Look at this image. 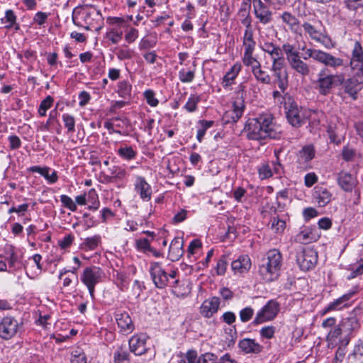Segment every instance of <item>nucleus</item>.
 <instances>
[{
    "label": "nucleus",
    "instance_id": "nucleus-23",
    "mask_svg": "<svg viewBox=\"0 0 363 363\" xmlns=\"http://www.w3.org/2000/svg\"><path fill=\"white\" fill-rule=\"evenodd\" d=\"M251 261L248 256H240L231 263V268L235 274H243L249 271Z\"/></svg>",
    "mask_w": 363,
    "mask_h": 363
},
{
    "label": "nucleus",
    "instance_id": "nucleus-18",
    "mask_svg": "<svg viewBox=\"0 0 363 363\" xmlns=\"http://www.w3.org/2000/svg\"><path fill=\"white\" fill-rule=\"evenodd\" d=\"M18 323L13 317H4L1 320V338L9 340L13 337L18 330Z\"/></svg>",
    "mask_w": 363,
    "mask_h": 363
},
{
    "label": "nucleus",
    "instance_id": "nucleus-60",
    "mask_svg": "<svg viewBox=\"0 0 363 363\" xmlns=\"http://www.w3.org/2000/svg\"><path fill=\"white\" fill-rule=\"evenodd\" d=\"M259 174L261 179H267L272 176L273 172L268 164H263L259 168Z\"/></svg>",
    "mask_w": 363,
    "mask_h": 363
},
{
    "label": "nucleus",
    "instance_id": "nucleus-53",
    "mask_svg": "<svg viewBox=\"0 0 363 363\" xmlns=\"http://www.w3.org/2000/svg\"><path fill=\"white\" fill-rule=\"evenodd\" d=\"M286 228V222L278 218H273L272 228L277 233H282Z\"/></svg>",
    "mask_w": 363,
    "mask_h": 363
},
{
    "label": "nucleus",
    "instance_id": "nucleus-39",
    "mask_svg": "<svg viewBox=\"0 0 363 363\" xmlns=\"http://www.w3.org/2000/svg\"><path fill=\"white\" fill-rule=\"evenodd\" d=\"M282 50L286 54L288 62H290L291 59L298 57L300 54L299 52L296 50L295 46L289 43H284L282 45Z\"/></svg>",
    "mask_w": 363,
    "mask_h": 363
},
{
    "label": "nucleus",
    "instance_id": "nucleus-29",
    "mask_svg": "<svg viewBox=\"0 0 363 363\" xmlns=\"http://www.w3.org/2000/svg\"><path fill=\"white\" fill-rule=\"evenodd\" d=\"M281 20L285 23L294 33H297L299 28L298 18L291 13L285 11L281 16Z\"/></svg>",
    "mask_w": 363,
    "mask_h": 363
},
{
    "label": "nucleus",
    "instance_id": "nucleus-1",
    "mask_svg": "<svg viewBox=\"0 0 363 363\" xmlns=\"http://www.w3.org/2000/svg\"><path fill=\"white\" fill-rule=\"evenodd\" d=\"M307 57L304 60L312 58L315 61L323 64L325 67L318 74L315 89L323 96H327L331 92L333 86H340L344 83L345 74L337 73L339 69H347V63L344 59L335 57L332 54L318 49H307Z\"/></svg>",
    "mask_w": 363,
    "mask_h": 363
},
{
    "label": "nucleus",
    "instance_id": "nucleus-16",
    "mask_svg": "<svg viewBox=\"0 0 363 363\" xmlns=\"http://www.w3.org/2000/svg\"><path fill=\"white\" fill-rule=\"evenodd\" d=\"M220 300L217 296H213L205 300L200 306V313L205 318H211L216 313L219 309Z\"/></svg>",
    "mask_w": 363,
    "mask_h": 363
},
{
    "label": "nucleus",
    "instance_id": "nucleus-3",
    "mask_svg": "<svg viewBox=\"0 0 363 363\" xmlns=\"http://www.w3.org/2000/svg\"><path fill=\"white\" fill-rule=\"evenodd\" d=\"M281 255L279 250L273 249L269 250L267 257L262 259L259 273L266 282H271L279 276L281 267Z\"/></svg>",
    "mask_w": 363,
    "mask_h": 363
},
{
    "label": "nucleus",
    "instance_id": "nucleus-13",
    "mask_svg": "<svg viewBox=\"0 0 363 363\" xmlns=\"http://www.w3.org/2000/svg\"><path fill=\"white\" fill-rule=\"evenodd\" d=\"M147 338V336L143 333L133 335L128 342L130 352L135 355H142L146 353L148 350Z\"/></svg>",
    "mask_w": 363,
    "mask_h": 363
},
{
    "label": "nucleus",
    "instance_id": "nucleus-26",
    "mask_svg": "<svg viewBox=\"0 0 363 363\" xmlns=\"http://www.w3.org/2000/svg\"><path fill=\"white\" fill-rule=\"evenodd\" d=\"M313 197L316 200L319 206H326L331 200V193L325 187L316 186L313 194Z\"/></svg>",
    "mask_w": 363,
    "mask_h": 363
},
{
    "label": "nucleus",
    "instance_id": "nucleus-24",
    "mask_svg": "<svg viewBox=\"0 0 363 363\" xmlns=\"http://www.w3.org/2000/svg\"><path fill=\"white\" fill-rule=\"evenodd\" d=\"M289 64L291 69L301 77H305L308 76L311 73V68L309 65L302 60L299 55L291 59V60L289 62Z\"/></svg>",
    "mask_w": 363,
    "mask_h": 363
},
{
    "label": "nucleus",
    "instance_id": "nucleus-22",
    "mask_svg": "<svg viewBox=\"0 0 363 363\" xmlns=\"http://www.w3.org/2000/svg\"><path fill=\"white\" fill-rule=\"evenodd\" d=\"M355 292H349L342 295L341 297L335 300L334 301L330 303L327 307L323 311L322 314L325 315V313L331 311L340 310L343 307H346L347 306V301L353 296Z\"/></svg>",
    "mask_w": 363,
    "mask_h": 363
},
{
    "label": "nucleus",
    "instance_id": "nucleus-27",
    "mask_svg": "<svg viewBox=\"0 0 363 363\" xmlns=\"http://www.w3.org/2000/svg\"><path fill=\"white\" fill-rule=\"evenodd\" d=\"M300 113L301 111L298 109V106L293 104L290 105V107L286 112L288 121L294 127H298L302 123L303 118Z\"/></svg>",
    "mask_w": 363,
    "mask_h": 363
},
{
    "label": "nucleus",
    "instance_id": "nucleus-8",
    "mask_svg": "<svg viewBox=\"0 0 363 363\" xmlns=\"http://www.w3.org/2000/svg\"><path fill=\"white\" fill-rule=\"evenodd\" d=\"M279 311V304L274 300H270L268 303L259 311L256 317L255 318L252 324L259 325L264 322L273 320Z\"/></svg>",
    "mask_w": 363,
    "mask_h": 363
},
{
    "label": "nucleus",
    "instance_id": "nucleus-48",
    "mask_svg": "<svg viewBox=\"0 0 363 363\" xmlns=\"http://www.w3.org/2000/svg\"><path fill=\"white\" fill-rule=\"evenodd\" d=\"M71 363H87V358L84 352L74 350L72 352Z\"/></svg>",
    "mask_w": 363,
    "mask_h": 363
},
{
    "label": "nucleus",
    "instance_id": "nucleus-17",
    "mask_svg": "<svg viewBox=\"0 0 363 363\" xmlns=\"http://www.w3.org/2000/svg\"><path fill=\"white\" fill-rule=\"evenodd\" d=\"M315 157V149L313 145L304 146L298 153L297 164L298 168L306 169L309 167V162Z\"/></svg>",
    "mask_w": 363,
    "mask_h": 363
},
{
    "label": "nucleus",
    "instance_id": "nucleus-49",
    "mask_svg": "<svg viewBox=\"0 0 363 363\" xmlns=\"http://www.w3.org/2000/svg\"><path fill=\"white\" fill-rule=\"evenodd\" d=\"M197 363H218V357L213 353L206 352L199 357Z\"/></svg>",
    "mask_w": 363,
    "mask_h": 363
},
{
    "label": "nucleus",
    "instance_id": "nucleus-64",
    "mask_svg": "<svg viewBox=\"0 0 363 363\" xmlns=\"http://www.w3.org/2000/svg\"><path fill=\"white\" fill-rule=\"evenodd\" d=\"M136 245L139 250H143V252L148 251L151 247L150 242L147 238L137 240Z\"/></svg>",
    "mask_w": 363,
    "mask_h": 363
},
{
    "label": "nucleus",
    "instance_id": "nucleus-44",
    "mask_svg": "<svg viewBox=\"0 0 363 363\" xmlns=\"http://www.w3.org/2000/svg\"><path fill=\"white\" fill-rule=\"evenodd\" d=\"M65 127L68 133H73L75 127V118L73 116L68 113H64L62 116Z\"/></svg>",
    "mask_w": 363,
    "mask_h": 363
},
{
    "label": "nucleus",
    "instance_id": "nucleus-61",
    "mask_svg": "<svg viewBox=\"0 0 363 363\" xmlns=\"http://www.w3.org/2000/svg\"><path fill=\"white\" fill-rule=\"evenodd\" d=\"M99 241H100V237L98 235H95L91 238H87L84 241V245L89 250H94L98 246Z\"/></svg>",
    "mask_w": 363,
    "mask_h": 363
},
{
    "label": "nucleus",
    "instance_id": "nucleus-20",
    "mask_svg": "<svg viewBox=\"0 0 363 363\" xmlns=\"http://www.w3.org/2000/svg\"><path fill=\"white\" fill-rule=\"evenodd\" d=\"M337 183L342 190L352 191L357 184V179L350 173L341 172L337 177Z\"/></svg>",
    "mask_w": 363,
    "mask_h": 363
},
{
    "label": "nucleus",
    "instance_id": "nucleus-5",
    "mask_svg": "<svg viewBox=\"0 0 363 363\" xmlns=\"http://www.w3.org/2000/svg\"><path fill=\"white\" fill-rule=\"evenodd\" d=\"M101 276V270L95 266L86 267L83 271L81 281L87 287L91 298H94L95 286L100 282Z\"/></svg>",
    "mask_w": 363,
    "mask_h": 363
},
{
    "label": "nucleus",
    "instance_id": "nucleus-46",
    "mask_svg": "<svg viewBox=\"0 0 363 363\" xmlns=\"http://www.w3.org/2000/svg\"><path fill=\"white\" fill-rule=\"evenodd\" d=\"M116 130H127L130 127V122L126 118L116 117L113 119Z\"/></svg>",
    "mask_w": 363,
    "mask_h": 363
},
{
    "label": "nucleus",
    "instance_id": "nucleus-2",
    "mask_svg": "<svg viewBox=\"0 0 363 363\" xmlns=\"http://www.w3.org/2000/svg\"><path fill=\"white\" fill-rule=\"evenodd\" d=\"M272 121L273 118L270 114H263L257 118L248 119L245 125L247 138L254 140L279 138L280 133L275 130Z\"/></svg>",
    "mask_w": 363,
    "mask_h": 363
},
{
    "label": "nucleus",
    "instance_id": "nucleus-28",
    "mask_svg": "<svg viewBox=\"0 0 363 363\" xmlns=\"http://www.w3.org/2000/svg\"><path fill=\"white\" fill-rule=\"evenodd\" d=\"M1 23L5 24L6 29L14 28L16 30H19V24L16 22V16L11 9L5 12L4 18H1Z\"/></svg>",
    "mask_w": 363,
    "mask_h": 363
},
{
    "label": "nucleus",
    "instance_id": "nucleus-11",
    "mask_svg": "<svg viewBox=\"0 0 363 363\" xmlns=\"http://www.w3.org/2000/svg\"><path fill=\"white\" fill-rule=\"evenodd\" d=\"M4 261L1 260V272L11 271L18 267L19 262L12 245H6L4 248V255H1Z\"/></svg>",
    "mask_w": 363,
    "mask_h": 363
},
{
    "label": "nucleus",
    "instance_id": "nucleus-9",
    "mask_svg": "<svg viewBox=\"0 0 363 363\" xmlns=\"http://www.w3.org/2000/svg\"><path fill=\"white\" fill-rule=\"evenodd\" d=\"M344 92L350 96L353 100L357 99L358 92L363 87V74L354 72L352 77L344 80L342 83Z\"/></svg>",
    "mask_w": 363,
    "mask_h": 363
},
{
    "label": "nucleus",
    "instance_id": "nucleus-33",
    "mask_svg": "<svg viewBox=\"0 0 363 363\" xmlns=\"http://www.w3.org/2000/svg\"><path fill=\"white\" fill-rule=\"evenodd\" d=\"M273 74L276 78V82L281 91L284 92L288 86V73L286 70L274 71Z\"/></svg>",
    "mask_w": 363,
    "mask_h": 363
},
{
    "label": "nucleus",
    "instance_id": "nucleus-34",
    "mask_svg": "<svg viewBox=\"0 0 363 363\" xmlns=\"http://www.w3.org/2000/svg\"><path fill=\"white\" fill-rule=\"evenodd\" d=\"M90 203L88 206V209L91 211H96L100 206V201L99 200L98 194L94 189H91L87 194L86 203Z\"/></svg>",
    "mask_w": 363,
    "mask_h": 363
},
{
    "label": "nucleus",
    "instance_id": "nucleus-38",
    "mask_svg": "<svg viewBox=\"0 0 363 363\" xmlns=\"http://www.w3.org/2000/svg\"><path fill=\"white\" fill-rule=\"evenodd\" d=\"M344 330L352 331L359 328V322L355 316H351L344 319L341 324Z\"/></svg>",
    "mask_w": 363,
    "mask_h": 363
},
{
    "label": "nucleus",
    "instance_id": "nucleus-56",
    "mask_svg": "<svg viewBox=\"0 0 363 363\" xmlns=\"http://www.w3.org/2000/svg\"><path fill=\"white\" fill-rule=\"evenodd\" d=\"M145 98L146 99L147 103L152 106H157L158 105V100L155 97V93L152 90H147L144 93Z\"/></svg>",
    "mask_w": 363,
    "mask_h": 363
},
{
    "label": "nucleus",
    "instance_id": "nucleus-36",
    "mask_svg": "<svg viewBox=\"0 0 363 363\" xmlns=\"http://www.w3.org/2000/svg\"><path fill=\"white\" fill-rule=\"evenodd\" d=\"M132 86L126 80H123L118 84L117 92L121 97L128 99L130 96Z\"/></svg>",
    "mask_w": 363,
    "mask_h": 363
},
{
    "label": "nucleus",
    "instance_id": "nucleus-45",
    "mask_svg": "<svg viewBox=\"0 0 363 363\" xmlns=\"http://www.w3.org/2000/svg\"><path fill=\"white\" fill-rule=\"evenodd\" d=\"M295 240L296 242L300 243L306 244L311 242L313 238L311 236V233L309 230L304 229L296 235Z\"/></svg>",
    "mask_w": 363,
    "mask_h": 363
},
{
    "label": "nucleus",
    "instance_id": "nucleus-55",
    "mask_svg": "<svg viewBox=\"0 0 363 363\" xmlns=\"http://www.w3.org/2000/svg\"><path fill=\"white\" fill-rule=\"evenodd\" d=\"M133 51L128 48H118L116 50V55L121 60L130 59L133 56Z\"/></svg>",
    "mask_w": 363,
    "mask_h": 363
},
{
    "label": "nucleus",
    "instance_id": "nucleus-51",
    "mask_svg": "<svg viewBox=\"0 0 363 363\" xmlns=\"http://www.w3.org/2000/svg\"><path fill=\"white\" fill-rule=\"evenodd\" d=\"M60 201L65 208H68L71 211L74 212L77 211V205L69 196L67 195H61Z\"/></svg>",
    "mask_w": 363,
    "mask_h": 363
},
{
    "label": "nucleus",
    "instance_id": "nucleus-30",
    "mask_svg": "<svg viewBox=\"0 0 363 363\" xmlns=\"http://www.w3.org/2000/svg\"><path fill=\"white\" fill-rule=\"evenodd\" d=\"M241 69V65L235 64L224 75L223 79V86L227 87L232 84Z\"/></svg>",
    "mask_w": 363,
    "mask_h": 363
},
{
    "label": "nucleus",
    "instance_id": "nucleus-10",
    "mask_svg": "<svg viewBox=\"0 0 363 363\" xmlns=\"http://www.w3.org/2000/svg\"><path fill=\"white\" fill-rule=\"evenodd\" d=\"M354 72L363 74V48L359 41H355L350 62L345 60Z\"/></svg>",
    "mask_w": 363,
    "mask_h": 363
},
{
    "label": "nucleus",
    "instance_id": "nucleus-6",
    "mask_svg": "<svg viewBox=\"0 0 363 363\" xmlns=\"http://www.w3.org/2000/svg\"><path fill=\"white\" fill-rule=\"evenodd\" d=\"M101 16V11L96 10L91 5L82 7H77L72 12V21L74 25L79 27L83 26V24H90L89 19L92 16Z\"/></svg>",
    "mask_w": 363,
    "mask_h": 363
},
{
    "label": "nucleus",
    "instance_id": "nucleus-57",
    "mask_svg": "<svg viewBox=\"0 0 363 363\" xmlns=\"http://www.w3.org/2000/svg\"><path fill=\"white\" fill-rule=\"evenodd\" d=\"M260 335L267 339H271L274 337V333H275V327L270 325V326H265L263 327L260 330Z\"/></svg>",
    "mask_w": 363,
    "mask_h": 363
},
{
    "label": "nucleus",
    "instance_id": "nucleus-21",
    "mask_svg": "<svg viewBox=\"0 0 363 363\" xmlns=\"http://www.w3.org/2000/svg\"><path fill=\"white\" fill-rule=\"evenodd\" d=\"M184 242L180 238H175L172 240L169 249V258L172 261H177L184 254Z\"/></svg>",
    "mask_w": 363,
    "mask_h": 363
},
{
    "label": "nucleus",
    "instance_id": "nucleus-4",
    "mask_svg": "<svg viewBox=\"0 0 363 363\" xmlns=\"http://www.w3.org/2000/svg\"><path fill=\"white\" fill-rule=\"evenodd\" d=\"M150 272L155 285L159 289H164L169 284L174 287V284L179 281L177 279H175L171 282L170 279H174L176 277V272L172 271L168 274L158 262L151 264Z\"/></svg>",
    "mask_w": 363,
    "mask_h": 363
},
{
    "label": "nucleus",
    "instance_id": "nucleus-37",
    "mask_svg": "<svg viewBox=\"0 0 363 363\" xmlns=\"http://www.w3.org/2000/svg\"><path fill=\"white\" fill-rule=\"evenodd\" d=\"M255 48L248 46V48H245L244 56L242 58V61L245 65L246 66H252L257 65V64H260L259 62L257 60L252 56Z\"/></svg>",
    "mask_w": 363,
    "mask_h": 363
},
{
    "label": "nucleus",
    "instance_id": "nucleus-7",
    "mask_svg": "<svg viewBox=\"0 0 363 363\" xmlns=\"http://www.w3.org/2000/svg\"><path fill=\"white\" fill-rule=\"evenodd\" d=\"M296 262L301 270L309 271L317 264V252L311 247H303L297 252Z\"/></svg>",
    "mask_w": 363,
    "mask_h": 363
},
{
    "label": "nucleus",
    "instance_id": "nucleus-63",
    "mask_svg": "<svg viewBox=\"0 0 363 363\" xmlns=\"http://www.w3.org/2000/svg\"><path fill=\"white\" fill-rule=\"evenodd\" d=\"M355 155V151L352 148H350L349 147H344L342 151V158L345 161H351L354 159Z\"/></svg>",
    "mask_w": 363,
    "mask_h": 363
},
{
    "label": "nucleus",
    "instance_id": "nucleus-15",
    "mask_svg": "<svg viewBox=\"0 0 363 363\" xmlns=\"http://www.w3.org/2000/svg\"><path fill=\"white\" fill-rule=\"evenodd\" d=\"M233 108L225 113L223 120L225 123H236L242 116L245 108L243 99H239L233 104Z\"/></svg>",
    "mask_w": 363,
    "mask_h": 363
},
{
    "label": "nucleus",
    "instance_id": "nucleus-35",
    "mask_svg": "<svg viewBox=\"0 0 363 363\" xmlns=\"http://www.w3.org/2000/svg\"><path fill=\"white\" fill-rule=\"evenodd\" d=\"M129 352L122 347H118L114 352V363H130Z\"/></svg>",
    "mask_w": 363,
    "mask_h": 363
},
{
    "label": "nucleus",
    "instance_id": "nucleus-43",
    "mask_svg": "<svg viewBox=\"0 0 363 363\" xmlns=\"http://www.w3.org/2000/svg\"><path fill=\"white\" fill-rule=\"evenodd\" d=\"M302 26L306 33H307L312 39L318 41L320 40L321 33L319 31H318L313 25H311L309 23L305 22L302 25Z\"/></svg>",
    "mask_w": 363,
    "mask_h": 363
},
{
    "label": "nucleus",
    "instance_id": "nucleus-52",
    "mask_svg": "<svg viewBox=\"0 0 363 363\" xmlns=\"http://www.w3.org/2000/svg\"><path fill=\"white\" fill-rule=\"evenodd\" d=\"M243 45L245 46V48H248V46L255 48V42L253 40V33L250 29L245 30Z\"/></svg>",
    "mask_w": 363,
    "mask_h": 363
},
{
    "label": "nucleus",
    "instance_id": "nucleus-19",
    "mask_svg": "<svg viewBox=\"0 0 363 363\" xmlns=\"http://www.w3.org/2000/svg\"><path fill=\"white\" fill-rule=\"evenodd\" d=\"M135 190L143 201H148L151 199L152 188L144 177H136Z\"/></svg>",
    "mask_w": 363,
    "mask_h": 363
},
{
    "label": "nucleus",
    "instance_id": "nucleus-50",
    "mask_svg": "<svg viewBox=\"0 0 363 363\" xmlns=\"http://www.w3.org/2000/svg\"><path fill=\"white\" fill-rule=\"evenodd\" d=\"M199 101H200L199 96H194V95L191 96L189 98L187 102L186 103L184 108L189 112H193V111H196L197 104L199 102Z\"/></svg>",
    "mask_w": 363,
    "mask_h": 363
},
{
    "label": "nucleus",
    "instance_id": "nucleus-31",
    "mask_svg": "<svg viewBox=\"0 0 363 363\" xmlns=\"http://www.w3.org/2000/svg\"><path fill=\"white\" fill-rule=\"evenodd\" d=\"M252 71L258 82L264 84H269L271 83L270 76L261 69L260 64L252 65Z\"/></svg>",
    "mask_w": 363,
    "mask_h": 363
},
{
    "label": "nucleus",
    "instance_id": "nucleus-25",
    "mask_svg": "<svg viewBox=\"0 0 363 363\" xmlns=\"http://www.w3.org/2000/svg\"><path fill=\"white\" fill-rule=\"evenodd\" d=\"M239 347L245 353L258 354L262 352L263 347L253 339L245 338L238 343Z\"/></svg>",
    "mask_w": 363,
    "mask_h": 363
},
{
    "label": "nucleus",
    "instance_id": "nucleus-54",
    "mask_svg": "<svg viewBox=\"0 0 363 363\" xmlns=\"http://www.w3.org/2000/svg\"><path fill=\"white\" fill-rule=\"evenodd\" d=\"M254 314V311L250 307H246L240 311V318L242 322L249 321Z\"/></svg>",
    "mask_w": 363,
    "mask_h": 363
},
{
    "label": "nucleus",
    "instance_id": "nucleus-42",
    "mask_svg": "<svg viewBox=\"0 0 363 363\" xmlns=\"http://www.w3.org/2000/svg\"><path fill=\"white\" fill-rule=\"evenodd\" d=\"M195 77V70H186L185 69H182L179 72V79L183 83H189L191 82Z\"/></svg>",
    "mask_w": 363,
    "mask_h": 363
},
{
    "label": "nucleus",
    "instance_id": "nucleus-59",
    "mask_svg": "<svg viewBox=\"0 0 363 363\" xmlns=\"http://www.w3.org/2000/svg\"><path fill=\"white\" fill-rule=\"evenodd\" d=\"M220 319L223 323L230 325L235 322L236 315L232 311H227L222 315Z\"/></svg>",
    "mask_w": 363,
    "mask_h": 363
},
{
    "label": "nucleus",
    "instance_id": "nucleus-41",
    "mask_svg": "<svg viewBox=\"0 0 363 363\" xmlns=\"http://www.w3.org/2000/svg\"><path fill=\"white\" fill-rule=\"evenodd\" d=\"M118 154L122 158L130 160L136 157L137 152L130 146L121 147L118 150Z\"/></svg>",
    "mask_w": 363,
    "mask_h": 363
},
{
    "label": "nucleus",
    "instance_id": "nucleus-12",
    "mask_svg": "<svg viewBox=\"0 0 363 363\" xmlns=\"http://www.w3.org/2000/svg\"><path fill=\"white\" fill-rule=\"evenodd\" d=\"M254 13L259 23L267 25L272 21V11L261 0H252Z\"/></svg>",
    "mask_w": 363,
    "mask_h": 363
},
{
    "label": "nucleus",
    "instance_id": "nucleus-47",
    "mask_svg": "<svg viewBox=\"0 0 363 363\" xmlns=\"http://www.w3.org/2000/svg\"><path fill=\"white\" fill-rule=\"evenodd\" d=\"M228 257L226 255H222L218 260L216 264V273L218 275H223L225 273L226 268L228 266Z\"/></svg>",
    "mask_w": 363,
    "mask_h": 363
},
{
    "label": "nucleus",
    "instance_id": "nucleus-32",
    "mask_svg": "<svg viewBox=\"0 0 363 363\" xmlns=\"http://www.w3.org/2000/svg\"><path fill=\"white\" fill-rule=\"evenodd\" d=\"M30 171L33 172H38L43 176L50 183H55L57 181L58 177L55 171H53L51 174H49L50 169L48 167L42 168L38 166H33L30 167Z\"/></svg>",
    "mask_w": 363,
    "mask_h": 363
},
{
    "label": "nucleus",
    "instance_id": "nucleus-14",
    "mask_svg": "<svg viewBox=\"0 0 363 363\" xmlns=\"http://www.w3.org/2000/svg\"><path fill=\"white\" fill-rule=\"evenodd\" d=\"M114 316L121 333L128 335L134 330L135 326L128 313L118 310L115 312Z\"/></svg>",
    "mask_w": 363,
    "mask_h": 363
},
{
    "label": "nucleus",
    "instance_id": "nucleus-58",
    "mask_svg": "<svg viewBox=\"0 0 363 363\" xmlns=\"http://www.w3.org/2000/svg\"><path fill=\"white\" fill-rule=\"evenodd\" d=\"M346 7L351 11H355L359 8H363V0H346Z\"/></svg>",
    "mask_w": 363,
    "mask_h": 363
},
{
    "label": "nucleus",
    "instance_id": "nucleus-62",
    "mask_svg": "<svg viewBox=\"0 0 363 363\" xmlns=\"http://www.w3.org/2000/svg\"><path fill=\"white\" fill-rule=\"evenodd\" d=\"M104 127L108 130L109 133H116L122 135H128L129 134V131L116 130L115 128V123L105 122Z\"/></svg>",
    "mask_w": 363,
    "mask_h": 363
},
{
    "label": "nucleus",
    "instance_id": "nucleus-40",
    "mask_svg": "<svg viewBox=\"0 0 363 363\" xmlns=\"http://www.w3.org/2000/svg\"><path fill=\"white\" fill-rule=\"evenodd\" d=\"M109 172L117 182L122 181L127 176L125 169L120 166H113L109 168Z\"/></svg>",
    "mask_w": 363,
    "mask_h": 363
}]
</instances>
